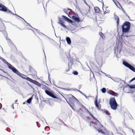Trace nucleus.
<instances>
[{
	"label": "nucleus",
	"mask_w": 135,
	"mask_h": 135,
	"mask_svg": "<svg viewBox=\"0 0 135 135\" xmlns=\"http://www.w3.org/2000/svg\"><path fill=\"white\" fill-rule=\"evenodd\" d=\"M41 85L42 84H41L40 83H38V81H37V83L36 84V85L38 86L39 87H41Z\"/></svg>",
	"instance_id": "37998d69"
},
{
	"label": "nucleus",
	"mask_w": 135,
	"mask_h": 135,
	"mask_svg": "<svg viewBox=\"0 0 135 135\" xmlns=\"http://www.w3.org/2000/svg\"><path fill=\"white\" fill-rule=\"evenodd\" d=\"M34 95L33 94L31 97L28 99L26 101V102L30 104L31 103V101L33 99V97Z\"/></svg>",
	"instance_id": "a211bd4d"
},
{
	"label": "nucleus",
	"mask_w": 135,
	"mask_h": 135,
	"mask_svg": "<svg viewBox=\"0 0 135 135\" xmlns=\"http://www.w3.org/2000/svg\"><path fill=\"white\" fill-rule=\"evenodd\" d=\"M112 93H111V95L117 97L118 95V94L117 93H115V92L112 91Z\"/></svg>",
	"instance_id": "412c9836"
},
{
	"label": "nucleus",
	"mask_w": 135,
	"mask_h": 135,
	"mask_svg": "<svg viewBox=\"0 0 135 135\" xmlns=\"http://www.w3.org/2000/svg\"><path fill=\"white\" fill-rule=\"evenodd\" d=\"M132 131L133 133V134H134V132H135V131L132 129Z\"/></svg>",
	"instance_id": "774afa93"
},
{
	"label": "nucleus",
	"mask_w": 135,
	"mask_h": 135,
	"mask_svg": "<svg viewBox=\"0 0 135 135\" xmlns=\"http://www.w3.org/2000/svg\"><path fill=\"white\" fill-rule=\"evenodd\" d=\"M34 29L35 30H36V31H37V32L40 35H44V36H45L46 37H47V38H50L49 37H48L47 36L45 35L44 33H42L41 32H40V31L39 30H38L37 29H35V28H34Z\"/></svg>",
	"instance_id": "dca6fc26"
},
{
	"label": "nucleus",
	"mask_w": 135,
	"mask_h": 135,
	"mask_svg": "<svg viewBox=\"0 0 135 135\" xmlns=\"http://www.w3.org/2000/svg\"><path fill=\"white\" fill-rule=\"evenodd\" d=\"M41 85L42 84H41L40 83H38V81H37V83L36 84V85L38 86L39 87H41Z\"/></svg>",
	"instance_id": "ea45409f"
},
{
	"label": "nucleus",
	"mask_w": 135,
	"mask_h": 135,
	"mask_svg": "<svg viewBox=\"0 0 135 135\" xmlns=\"http://www.w3.org/2000/svg\"><path fill=\"white\" fill-rule=\"evenodd\" d=\"M120 80V79L118 78H115L113 80V81L117 82H118Z\"/></svg>",
	"instance_id": "2f4dec72"
},
{
	"label": "nucleus",
	"mask_w": 135,
	"mask_h": 135,
	"mask_svg": "<svg viewBox=\"0 0 135 135\" xmlns=\"http://www.w3.org/2000/svg\"><path fill=\"white\" fill-rule=\"evenodd\" d=\"M131 26V24L130 22L127 21H125L122 26V29L123 33L121 35V36H126L127 37L129 36H126L124 33L128 32L130 29Z\"/></svg>",
	"instance_id": "7ed1b4c3"
},
{
	"label": "nucleus",
	"mask_w": 135,
	"mask_h": 135,
	"mask_svg": "<svg viewBox=\"0 0 135 135\" xmlns=\"http://www.w3.org/2000/svg\"><path fill=\"white\" fill-rule=\"evenodd\" d=\"M28 85H29V86H30V87H31V88H32V89H33V87L32 86H31V85H30L28 83Z\"/></svg>",
	"instance_id": "e2e57ef3"
},
{
	"label": "nucleus",
	"mask_w": 135,
	"mask_h": 135,
	"mask_svg": "<svg viewBox=\"0 0 135 135\" xmlns=\"http://www.w3.org/2000/svg\"><path fill=\"white\" fill-rule=\"evenodd\" d=\"M66 56L67 58L69 59V61L71 63V65H73L74 63L73 58L70 56V53H69L68 54H66Z\"/></svg>",
	"instance_id": "9b49d317"
},
{
	"label": "nucleus",
	"mask_w": 135,
	"mask_h": 135,
	"mask_svg": "<svg viewBox=\"0 0 135 135\" xmlns=\"http://www.w3.org/2000/svg\"><path fill=\"white\" fill-rule=\"evenodd\" d=\"M0 59L4 63L6 64L7 65L9 64V63L7 62L2 57H0Z\"/></svg>",
	"instance_id": "4be33fe9"
},
{
	"label": "nucleus",
	"mask_w": 135,
	"mask_h": 135,
	"mask_svg": "<svg viewBox=\"0 0 135 135\" xmlns=\"http://www.w3.org/2000/svg\"><path fill=\"white\" fill-rule=\"evenodd\" d=\"M72 96L71 99L73 101H75L76 102H78V99L74 96L73 95H71Z\"/></svg>",
	"instance_id": "b1692460"
},
{
	"label": "nucleus",
	"mask_w": 135,
	"mask_h": 135,
	"mask_svg": "<svg viewBox=\"0 0 135 135\" xmlns=\"http://www.w3.org/2000/svg\"><path fill=\"white\" fill-rule=\"evenodd\" d=\"M0 70L1 71H2L3 73H6V76H9V75L8 74V73H7V72H5L4 71L2 70Z\"/></svg>",
	"instance_id": "a18cd8bd"
},
{
	"label": "nucleus",
	"mask_w": 135,
	"mask_h": 135,
	"mask_svg": "<svg viewBox=\"0 0 135 135\" xmlns=\"http://www.w3.org/2000/svg\"><path fill=\"white\" fill-rule=\"evenodd\" d=\"M30 81L35 85L36 84L37 82V81L33 80L31 78V79Z\"/></svg>",
	"instance_id": "393cba45"
},
{
	"label": "nucleus",
	"mask_w": 135,
	"mask_h": 135,
	"mask_svg": "<svg viewBox=\"0 0 135 135\" xmlns=\"http://www.w3.org/2000/svg\"><path fill=\"white\" fill-rule=\"evenodd\" d=\"M73 73L74 75H77L78 74V72L76 71H73Z\"/></svg>",
	"instance_id": "e433bc0d"
},
{
	"label": "nucleus",
	"mask_w": 135,
	"mask_h": 135,
	"mask_svg": "<svg viewBox=\"0 0 135 135\" xmlns=\"http://www.w3.org/2000/svg\"><path fill=\"white\" fill-rule=\"evenodd\" d=\"M42 88L44 89H45L46 88L48 90H50V88H49L47 87V86H45L43 85H42Z\"/></svg>",
	"instance_id": "c756f323"
},
{
	"label": "nucleus",
	"mask_w": 135,
	"mask_h": 135,
	"mask_svg": "<svg viewBox=\"0 0 135 135\" xmlns=\"http://www.w3.org/2000/svg\"><path fill=\"white\" fill-rule=\"evenodd\" d=\"M43 102H44L48 104L50 103V101L49 100H44L42 101Z\"/></svg>",
	"instance_id": "4c0bfd02"
},
{
	"label": "nucleus",
	"mask_w": 135,
	"mask_h": 135,
	"mask_svg": "<svg viewBox=\"0 0 135 135\" xmlns=\"http://www.w3.org/2000/svg\"><path fill=\"white\" fill-rule=\"evenodd\" d=\"M100 103V99L99 100V102L98 103L97 102H94V103L97 109L100 110V108L101 107V105L99 103Z\"/></svg>",
	"instance_id": "f8f14e48"
},
{
	"label": "nucleus",
	"mask_w": 135,
	"mask_h": 135,
	"mask_svg": "<svg viewBox=\"0 0 135 135\" xmlns=\"http://www.w3.org/2000/svg\"><path fill=\"white\" fill-rule=\"evenodd\" d=\"M135 80V77L131 79L130 81V82H131Z\"/></svg>",
	"instance_id": "8fccbe9b"
},
{
	"label": "nucleus",
	"mask_w": 135,
	"mask_h": 135,
	"mask_svg": "<svg viewBox=\"0 0 135 135\" xmlns=\"http://www.w3.org/2000/svg\"><path fill=\"white\" fill-rule=\"evenodd\" d=\"M103 73L105 74V75L106 76H107L108 77V78H110V77H111L109 75H106V74L105 73Z\"/></svg>",
	"instance_id": "3c124183"
},
{
	"label": "nucleus",
	"mask_w": 135,
	"mask_h": 135,
	"mask_svg": "<svg viewBox=\"0 0 135 135\" xmlns=\"http://www.w3.org/2000/svg\"><path fill=\"white\" fill-rule=\"evenodd\" d=\"M59 24L61 26L65 28H66V26L64 24V22L61 23H60Z\"/></svg>",
	"instance_id": "72a5a7b5"
},
{
	"label": "nucleus",
	"mask_w": 135,
	"mask_h": 135,
	"mask_svg": "<svg viewBox=\"0 0 135 135\" xmlns=\"http://www.w3.org/2000/svg\"><path fill=\"white\" fill-rule=\"evenodd\" d=\"M128 86L131 89H134L135 88V84L131 85H129L128 84Z\"/></svg>",
	"instance_id": "c85d7f7f"
},
{
	"label": "nucleus",
	"mask_w": 135,
	"mask_h": 135,
	"mask_svg": "<svg viewBox=\"0 0 135 135\" xmlns=\"http://www.w3.org/2000/svg\"><path fill=\"white\" fill-rule=\"evenodd\" d=\"M122 63L125 66L129 68L132 71L135 72V68L128 62L125 61H123Z\"/></svg>",
	"instance_id": "423d86ee"
},
{
	"label": "nucleus",
	"mask_w": 135,
	"mask_h": 135,
	"mask_svg": "<svg viewBox=\"0 0 135 135\" xmlns=\"http://www.w3.org/2000/svg\"><path fill=\"white\" fill-rule=\"evenodd\" d=\"M18 73L16 74L17 75H18L20 77H21L23 79H25L29 81H30L31 78L27 76L26 75H25L22 74L20 73L19 71L18 72Z\"/></svg>",
	"instance_id": "1a4fd4ad"
},
{
	"label": "nucleus",
	"mask_w": 135,
	"mask_h": 135,
	"mask_svg": "<svg viewBox=\"0 0 135 135\" xmlns=\"http://www.w3.org/2000/svg\"><path fill=\"white\" fill-rule=\"evenodd\" d=\"M26 23H27V25H28V26H30L31 28H34L33 27H32L29 24V23H27V22H26Z\"/></svg>",
	"instance_id": "6e6d98bb"
},
{
	"label": "nucleus",
	"mask_w": 135,
	"mask_h": 135,
	"mask_svg": "<svg viewBox=\"0 0 135 135\" xmlns=\"http://www.w3.org/2000/svg\"><path fill=\"white\" fill-rule=\"evenodd\" d=\"M69 22L71 23L73 25H74L75 24L74 22L71 19Z\"/></svg>",
	"instance_id": "58836bf2"
},
{
	"label": "nucleus",
	"mask_w": 135,
	"mask_h": 135,
	"mask_svg": "<svg viewBox=\"0 0 135 135\" xmlns=\"http://www.w3.org/2000/svg\"><path fill=\"white\" fill-rule=\"evenodd\" d=\"M103 52L102 48L99 45H97L94 52V56L95 61L98 64L102 62V56Z\"/></svg>",
	"instance_id": "f257e3e1"
},
{
	"label": "nucleus",
	"mask_w": 135,
	"mask_h": 135,
	"mask_svg": "<svg viewBox=\"0 0 135 135\" xmlns=\"http://www.w3.org/2000/svg\"><path fill=\"white\" fill-rule=\"evenodd\" d=\"M99 35L102 37V38L104 39L105 38V37L103 34L101 32H99Z\"/></svg>",
	"instance_id": "bb28decb"
},
{
	"label": "nucleus",
	"mask_w": 135,
	"mask_h": 135,
	"mask_svg": "<svg viewBox=\"0 0 135 135\" xmlns=\"http://www.w3.org/2000/svg\"><path fill=\"white\" fill-rule=\"evenodd\" d=\"M0 11L5 12H7L8 13H11L13 15L14 14L7 7L1 3H0Z\"/></svg>",
	"instance_id": "39448f33"
},
{
	"label": "nucleus",
	"mask_w": 135,
	"mask_h": 135,
	"mask_svg": "<svg viewBox=\"0 0 135 135\" xmlns=\"http://www.w3.org/2000/svg\"><path fill=\"white\" fill-rule=\"evenodd\" d=\"M81 107L82 108V109L85 110H86V112H88V111H89L88 109L86 108L85 107L84 105H83V104H81Z\"/></svg>",
	"instance_id": "cd10ccee"
},
{
	"label": "nucleus",
	"mask_w": 135,
	"mask_h": 135,
	"mask_svg": "<svg viewBox=\"0 0 135 135\" xmlns=\"http://www.w3.org/2000/svg\"><path fill=\"white\" fill-rule=\"evenodd\" d=\"M98 122V126L99 127H103V125H102L100 123V122L99 121Z\"/></svg>",
	"instance_id": "49530a36"
},
{
	"label": "nucleus",
	"mask_w": 135,
	"mask_h": 135,
	"mask_svg": "<svg viewBox=\"0 0 135 135\" xmlns=\"http://www.w3.org/2000/svg\"><path fill=\"white\" fill-rule=\"evenodd\" d=\"M12 25L13 26H15V27H17V28H18L19 29V28L17 26V25H13V24H12ZM19 29H20V28H19Z\"/></svg>",
	"instance_id": "bf43d9fd"
},
{
	"label": "nucleus",
	"mask_w": 135,
	"mask_h": 135,
	"mask_svg": "<svg viewBox=\"0 0 135 135\" xmlns=\"http://www.w3.org/2000/svg\"><path fill=\"white\" fill-rule=\"evenodd\" d=\"M113 1V2L115 3V5L117 6V4H116V3L115 2V1H114V0H112Z\"/></svg>",
	"instance_id": "052dcab7"
},
{
	"label": "nucleus",
	"mask_w": 135,
	"mask_h": 135,
	"mask_svg": "<svg viewBox=\"0 0 135 135\" xmlns=\"http://www.w3.org/2000/svg\"><path fill=\"white\" fill-rule=\"evenodd\" d=\"M122 11L123 13H126V12L125 10L122 7Z\"/></svg>",
	"instance_id": "603ef678"
},
{
	"label": "nucleus",
	"mask_w": 135,
	"mask_h": 135,
	"mask_svg": "<svg viewBox=\"0 0 135 135\" xmlns=\"http://www.w3.org/2000/svg\"><path fill=\"white\" fill-rule=\"evenodd\" d=\"M67 10H66L65 9H64L63 11L64 12L66 13L67 14H68V11H67Z\"/></svg>",
	"instance_id": "de8ad7c7"
},
{
	"label": "nucleus",
	"mask_w": 135,
	"mask_h": 135,
	"mask_svg": "<svg viewBox=\"0 0 135 135\" xmlns=\"http://www.w3.org/2000/svg\"><path fill=\"white\" fill-rule=\"evenodd\" d=\"M98 95H96V97H95V100L94 101V102H98Z\"/></svg>",
	"instance_id": "c03bdc74"
},
{
	"label": "nucleus",
	"mask_w": 135,
	"mask_h": 135,
	"mask_svg": "<svg viewBox=\"0 0 135 135\" xmlns=\"http://www.w3.org/2000/svg\"><path fill=\"white\" fill-rule=\"evenodd\" d=\"M74 62H79L80 63V64H81V63H80V62H79V61L78 60H75V61H74Z\"/></svg>",
	"instance_id": "4d7b16f0"
},
{
	"label": "nucleus",
	"mask_w": 135,
	"mask_h": 135,
	"mask_svg": "<svg viewBox=\"0 0 135 135\" xmlns=\"http://www.w3.org/2000/svg\"><path fill=\"white\" fill-rule=\"evenodd\" d=\"M109 104L112 109L115 110L117 109L118 104L114 98H111L110 99Z\"/></svg>",
	"instance_id": "20e7f679"
},
{
	"label": "nucleus",
	"mask_w": 135,
	"mask_h": 135,
	"mask_svg": "<svg viewBox=\"0 0 135 135\" xmlns=\"http://www.w3.org/2000/svg\"><path fill=\"white\" fill-rule=\"evenodd\" d=\"M58 18L59 19V22H57V23L59 24H60L61 23L63 22V21H62V18H61L60 17H58Z\"/></svg>",
	"instance_id": "473e14b6"
},
{
	"label": "nucleus",
	"mask_w": 135,
	"mask_h": 135,
	"mask_svg": "<svg viewBox=\"0 0 135 135\" xmlns=\"http://www.w3.org/2000/svg\"><path fill=\"white\" fill-rule=\"evenodd\" d=\"M7 65L8 66V68L11 70L14 73L16 74L17 73H18V71L9 63V64H7Z\"/></svg>",
	"instance_id": "6e6552de"
},
{
	"label": "nucleus",
	"mask_w": 135,
	"mask_h": 135,
	"mask_svg": "<svg viewBox=\"0 0 135 135\" xmlns=\"http://www.w3.org/2000/svg\"><path fill=\"white\" fill-rule=\"evenodd\" d=\"M107 93H108L111 95V93H110L109 91H107Z\"/></svg>",
	"instance_id": "0e129e2a"
},
{
	"label": "nucleus",
	"mask_w": 135,
	"mask_h": 135,
	"mask_svg": "<svg viewBox=\"0 0 135 135\" xmlns=\"http://www.w3.org/2000/svg\"><path fill=\"white\" fill-rule=\"evenodd\" d=\"M103 113H104L106 114L107 115H110V113L109 112L105 109L104 110H102Z\"/></svg>",
	"instance_id": "5701e85b"
},
{
	"label": "nucleus",
	"mask_w": 135,
	"mask_h": 135,
	"mask_svg": "<svg viewBox=\"0 0 135 135\" xmlns=\"http://www.w3.org/2000/svg\"><path fill=\"white\" fill-rule=\"evenodd\" d=\"M122 44L121 42H118V44L117 43L116 45V48L114 49V56L115 55L116 57L119 58L120 57L121 55H123L124 54V51L121 49Z\"/></svg>",
	"instance_id": "f03ea898"
},
{
	"label": "nucleus",
	"mask_w": 135,
	"mask_h": 135,
	"mask_svg": "<svg viewBox=\"0 0 135 135\" xmlns=\"http://www.w3.org/2000/svg\"><path fill=\"white\" fill-rule=\"evenodd\" d=\"M69 105L73 109H74L73 107L71 105L70 103L69 104Z\"/></svg>",
	"instance_id": "5fc2aeb1"
},
{
	"label": "nucleus",
	"mask_w": 135,
	"mask_h": 135,
	"mask_svg": "<svg viewBox=\"0 0 135 135\" xmlns=\"http://www.w3.org/2000/svg\"><path fill=\"white\" fill-rule=\"evenodd\" d=\"M108 135H114L113 133L112 132L109 133Z\"/></svg>",
	"instance_id": "864d4df0"
},
{
	"label": "nucleus",
	"mask_w": 135,
	"mask_h": 135,
	"mask_svg": "<svg viewBox=\"0 0 135 135\" xmlns=\"http://www.w3.org/2000/svg\"><path fill=\"white\" fill-rule=\"evenodd\" d=\"M10 58L12 61H15V58L14 56L12 54H11L10 56Z\"/></svg>",
	"instance_id": "a878e982"
},
{
	"label": "nucleus",
	"mask_w": 135,
	"mask_h": 135,
	"mask_svg": "<svg viewBox=\"0 0 135 135\" xmlns=\"http://www.w3.org/2000/svg\"><path fill=\"white\" fill-rule=\"evenodd\" d=\"M13 15H16V16H17L18 17H20V16H19L18 15H17L16 14H15L14 13L13 14Z\"/></svg>",
	"instance_id": "13d9d810"
},
{
	"label": "nucleus",
	"mask_w": 135,
	"mask_h": 135,
	"mask_svg": "<svg viewBox=\"0 0 135 135\" xmlns=\"http://www.w3.org/2000/svg\"><path fill=\"white\" fill-rule=\"evenodd\" d=\"M65 100H66V101L68 103V104H70V103H69V102L68 101V100H67V99H66V98H65Z\"/></svg>",
	"instance_id": "69168bd1"
},
{
	"label": "nucleus",
	"mask_w": 135,
	"mask_h": 135,
	"mask_svg": "<svg viewBox=\"0 0 135 135\" xmlns=\"http://www.w3.org/2000/svg\"><path fill=\"white\" fill-rule=\"evenodd\" d=\"M94 10L95 12L98 13L100 11V10L99 7H94Z\"/></svg>",
	"instance_id": "aec40b11"
},
{
	"label": "nucleus",
	"mask_w": 135,
	"mask_h": 135,
	"mask_svg": "<svg viewBox=\"0 0 135 135\" xmlns=\"http://www.w3.org/2000/svg\"><path fill=\"white\" fill-rule=\"evenodd\" d=\"M77 90L78 91H79V92L81 94H82L83 95H85V94L82 92L81 91H80L79 90Z\"/></svg>",
	"instance_id": "09e8293b"
},
{
	"label": "nucleus",
	"mask_w": 135,
	"mask_h": 135,
	"mask_svg": "<svg viewBox=\"0 0 135 135\" xmlns=\"http://www.w3.org/2000/svg\"><path fill=\"white\" fill-rule=\"evenodd\" d=\"M62 17L64 19L68 22H69L70 21V19L68 18L67 17L64 16V15H62Z\"/></svg>",
	"instance_id": "f3484780"
},
{
	"label": "nucleus",
	"mask_w": 135,
	"mask_h": 135,
	"mask_svg": "<svg viewBox=\"0 0 135 135\" xmlns=\"http://www.w3.org/2000/svg\"><path fill=\"white\" fill-rule=\"evenodd\" d=\"M66 40L67 43L70 45L71 43V41L69 37H66Z\"/></svg>",
	"instance_id": "6ab92c4d"
},
{
	"label": "nucleus",
	"mask_w": 135,
	"mask_h": 135,
	"mask_svg": "<svg viewBox=\"0 0 135 135\" xmlns=\"http://www.w3.org/2000/svg\"><path fill=\"white\" fill-rule=\"evenodd\" d=\"M54 85H55L57 87V88H60V89H64V90H69L67 89L66 88H61V87H60L58 86H57L55 84H54Z\"/></svg>",
	"instance_id": "c9c22d12"
},
{
	"label": "nucleus",
	"mask_w": 135,
	"mask_h": 135,
	"mask_svg": "<svg viewBox=\"0 0 135 135\" xmlns=\"http://www.w3.org/2000/svg\"><path fill=\"white\" fill-rule=\"evenodd\" d=\"M45 92L46 94L53 98L56 99L58 98L55 95L54 93L52 91H49L45 89Z\"/></svg>",
	"instance_id": "0eeeda50"
},
{
	"label": "nucleus",
	"mask_w": 135,
	"mask_h": 135,
	"mask_svg": "<svg viewBox=\"0 0 135 135\" xmlns=\"http://www.w3.org/2000/svg\"><path fill=\"white\" fill-rule=\"evenodd\" d=\"M97 131L99 133H101L103 134H105V133L103 131L102 129H97Z\"/></svg>",
	"instance_id": "f704fd0d"
},
{
	"label": "nucleus",
	"mask_w": 135,
	"mask_h": 135,
	"mask_svg": "<svg viewBox=\"0 0 135 135\" xmlns=\"http://www.w3.org/2000/svg\"><path fill=\"white\" fill-rule=\"evenodd\" d=\"M71 18L75 22H77L78 23L82 21V20L81 21L80 20L79 17H77L75 16H72Z\"/></svg>",
	"instance_id": "9d476101"
},
{
	"label": "nucleus",
	"mask_w": 135,
	"mask_h": 135,
	"mask_svg": "<svg viewBox=\"0 0 135 135\" xmlns=\"http://www.w3.org/2000/svg\"><path fill=\"white\" fill-rule=\"evenodd\" d=\"M133 100L134 101V103H135V97H134L133 98Z\"/></svg>",
	"instance_id": "338daca9"
},
{
	"label": "nucleus",
	"mask_w": 135,
	"mask_h": 135,
	"mask_svg": "<svg viewBox=\"0 0 135 135\" xmlns=\"http://www.w3.org/2000/svg\"><path fill=\"white\" fill-rule=\"evenodd\" d=\"M41 85L42 84H41L40 83H38V81H37V83L36 84V85L38 86L39 87H41Z\"/></svg>",
	"instance_id": "a19ab883"
},
{
	"label": "nucleus",
	"mask_w": 135,
	"mask_h": 135,
	"mask_svg": "<svg viewBox=\"0 0 135 135\" xmlns=\"http://www.w3.org/2000/svg\"><path fill=\"white\" fill-rule=\"evenodd\" d=\"M114 18H117V27H118L119 22V18L115 14V13H114Z\"/></svg>",
	"instance_id": "4468645a"
},
{
	"label": "nucleus",
	"mask_w": 135,
	"mask_h": 135,
	"mask_svg": "<svg viewBox=\"0 0 135 135\" xmlns=\"http://www.w3.org/2000/svg\"><path fill=\"white\" fill-rule=\"evenodd\" d=\"M84 2L85 4L88 6V8L87 9V12L86 13V14H85L86 15H87L88 13H90V6L88 4L85 0H84Z\"/></svg>",
	"instance_id": "ddd939ff"
},
{
	"label": "nucleus",
	"mask_w": 135,
	"mask_h": 135,
	"mask_svg": "<svg viewBox=\"0 0 135 135\" xmlns=\"http://www.w3.org/2000/svg\"><path fill=\"white\" fill-rule=\"evenodd\" d=\"M102 92L103 93H105L106 91V88H103L101 90Z\"/></svg>",
	"instance_id": "7c9ffc66"
},
{
	"label": "nucleus",
	"mask_w": 135,
	"mask_h": 135,
	"mask_svg": "<svg viewBox=\"0 0 135 135\" xmlns=\"http://www.w3.org/2000/svg\"><path fill=\"white\" fill-rule=\"evenodd\" d=\"M48 80H49L50 82V83H51V81H50V80H51V78L50 77H48Z\"/></svg>",
	"instance_id": "680f3d73"
},
{
	"label": "nucleus",
	"mask_w": 135,
	"mask_h": 135,
	"mask_svg": "<svg viewBox=\"0 0 135 135\" xmlns=\"http://www.w3.org/2000/svg\"><path fill=\"white\" fill-rule=\"evenodd\" d=\"M87 113H89V115L94 120L97 121V122H99V121L95 117H94L93 116V115L89 111H88Z\"/></svg>",
	"instance_id": "2eb2a0df"
},
{
	"label": "nucleus",
	"mask_w": 135,
	"mask_h": 135,
	"mask_svg": "<svg viewBox=\"0 0 135 135\" xmlns=\"http://www.w3.org/2000/svg\"><path fill=\"white\" fill-rule=\"evenodd\" d=\"M41 85L42 84H41L40 83H38V81H37V83L36 84V85L38 86L39 87H41Z\"/></svg>",
	"instance_id": "79ce46f5"
}]
</instances>
